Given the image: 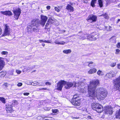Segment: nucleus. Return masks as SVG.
Here are the masks:
<instances>
[{
  "mask_svg": "<svg viewBox=\"0 0 120 120\" xmlns=\"http://www.w3.org/2000/svg\"><path fill=\"white\" fill-rule=\"evenodd\" d=\"M99 83L98 80L90 81V84L88 86V93L87 96L90 99H92L96 97L98 100H102L107 96V92L106 90L103 88H98L95 92L96 88Z\"/></svg>",
  "mask_w": 120,
  "mask_h": 120,
  "instance_id": "1",
  "label": "nucleus"
},
{
  "mask_svg": "<svg viewBox=\"0 0 120 120\" xmlns=\"http://www.w3.org/2000/svg\"><path fill=\"white\" fill-rule=\"evenodd\" d=\"M39 21L37 19H34L31 21L30 25L27 26L28 32H32L33 31H36V28L38 25Z\"/></svg>",
  "mask_w": 120,
  "mask_h": 120,
  "instance_id": "2",
  "label": "nucleus"
},
{
  "mask_svg": "<svg viewBox=\"0 0 120 120\" xmlns=\"http://www.w3.org/2000/svg\"><path fill=\"white\" fill-rule=\"evenodd\" d=\"M91 106L92 109L99 113L102 112L103 110V107L98 103H92Z\"/></svg>",
  "mask_w": 120,
  "mask_h": 120,
  "instance_id": "3",
  "label": "nucleus"
},
{
  "mask_svg": "<svg viewBox=\"0 0 120 120\" xmlns=\"http://www.w3.org/2000/svg\"><path fill=\"white\" fill-rule=\"evenodd\" d=\"M114 88L120 92V76L113 80Z\"/></svg>",
  "mask_w": 120,
  "mask_h": 120,
  "instance_id": "4",
  "label": "nucleus"
},
{
  "mask_svg": "<svg viewBox=\"0 0 120 120\" xmlns=\"http://www.w3.org/2000/svg\"><path fill=\"white\" fill-rule=\"evenodd\" d=\"M99 34L98 33L95 32L93 33L91 35L87 36V39L90 41H94L99 38Z\"/></svg>",
  "mask_w": 120,
  "mask_h": 120,
  "instance_id": "5",
  "label": "nucleus"
},
{
  "mask_svg": "<svg viewBox=\"0 0 120 120\" xmlns=\"http://www.w3.org/2000/svg\"><path fill=\"white\" fill-rule=\"evenodd\" d=\"M97 17L96 15L91 14L86 19V20L89 22L92 23L96 21Z\"/></svg>",
  "mask_w": 120,
  "mask_h": 120,
  "instance_id": "6",
  "label": "nucleus"
},
{
  "mask_svg": "<svg viewBox=\"0 0 120 120\" xmlns=\"http://www.w3.org/2000/svg\"><path fill=\"white\" fill-rule=\"evenodd\" d=\"M117 73V72L116 71H111L106 75L105 77V78L106 79H107L109 78H112L116 76Z\"/></svg>",
  "mask_w": 120,
  "mask_h": 120,
  "instance_id": "7",
  "label": "nucleus"
},
{
  "mask_svg": "<svg viewBox=\"0 0 120 120\" xmlns=\"http://www.w3.org/2000/svg\"><path fill=\"white\" fill-rule=\"evenodd\" d=\"M13 11L14 14L15 18L16 19H18L21 12L20 9L18 8L15 9L13 10Z\"/></svg>",
  "mask_w": 120,
  "mask_h": 120,
  "instance_id": "8",
  "label": "nucleus"
},
{
  "mask_svg": "<svg viewBox=\"0 0 120 120\" xmlns=\"http://www.w3.org/2000/svg\"><path fill=\"white\" fill-rule=\"evenodd\" d=\"M4 26V31L3 35V36H4L9 35L10 33V28L7 24H5Z\"/></svg>",
  "mask_w": 120,
  "mask_h": 120,
  "instance_id": "9",
  "label": "nucleus"
},
{
  "mask_svg": "<svg viewBox=\"0 0 120 120\" xmlns=\"http://www.w3.org/2000/svg\"><path fill=\"white\" fill-rule=\"evenodd\" d=\"M64 80H61L59 81L58 83L57 84L56 86V89L59 90H61L64 85Z\"/></svg>",
  "mask_w": 120,
  "mask_h": 120,
  "instance_id": "10",
  "label": "nucleus"
},
{
  "mask_svg": "<svg viewBox=\"0 0 120 120\" xmlns=\"http://www.w3.org/2000/svg\"><path fill=\"white\" fill-rule=\"evenodd\" d=\"M41 20L40 21V23L43 26H44L48 19V18L42 15H41Z\"/></svg>",
  "mask_w": 120,
  "mask_h": 120,
  "instance_id": "11",
  "label": "nucleus"
},
{
  "mask_svg": "<svg viewBox=\"0 0 120 120\" xmlns=\"http://www.w3.org/2000/svg\"><path fill=\"white\" fill-rule=\"evenodd\" d=\"M6 111L8 113H11L13 111V110L12 108V106L11 105V103H10L8 104L7 106Z\"/></svg>",
  "mask_w": 120,
  "mask_h": 120,
  "instance_id": "12",
  "label": "nucleus"
},
{
  "mask_svg": "<svg viewBox=\"0 0 120 120\" xmlns=\"http://www.w3.org/2000/svg\"><path fill=\"white\" fill-rule=\"evenodd\" d=\"M64 85L65 88L66 89H69L73 85V83L71 82H67L64 81Z\"/></svg>",
  "mask_w": 120,
  "mask_h": 120,
  "instance_id": "13",
  "label": "nucleus"
},
{
  "mask_svg": "<svg viewBox=\"0 0 120 120\" xmlns=\"http://www.w3.org/2000/svg\"><path fill=\"white\" fill-rule=\"evenodd\" d=\"M113 112L112 108L111 107H108L106 108L105 110V113L107 114L111 115Z\"/></svg>",
  "mask_w": 120,
  "mask_h": 120,
  "instance_id": "14",
  "label": "nucleus"
},
{
  "mask_svg": "<svg viewBox=\"0 0 120 120\" xmlns=\"http://www.w3.org/2000/svg\"><path fill=\"white\" fill-rule=\"evenodd\" d=\"M80 101L77 100H71V103L74 105L77 106H79L81 103L80 102Z\"/></svg>",
  "mask_w": 120,
  "mask_h": 120,
  "instance_id": "15",
  "label": "nucleus"
},
{
  "mask_svg": "<svg viewBox=\"0 0 120 120\" xmlns=\"http://www.w3.org/2000/svg\"><path fill=\"white\" fill-rule=\"evenodd\" d=\"M80 33L81 34L82 33L81 32H79L78 34L77 35H76V36H78V37H79V39L83 40L85 39L86 38H87V36H88V35H82V34H81V35H79V34H80Z\"/></svg>",
  "mask_w": 120,
  "mask_h": 120,
  "instance_id": "16",
  "label": "nucleus"
},
{
  "mask_svg": "<svg viewBox=\"0 0 120 120\" xmlns=\"http://www.w3.org/2000/svg\"><path fill=\"white\" fill-rule=\"evenodd\" d=\"M1 14L6 16H10L12 15V13L11 12L9 11H1L0 12Z\"/></svg>",
  "mask_w": 120,
  "mask_h": 120,
  "instance_id": "17",
  "label": "nucleus"
},
{
  "mask_svg": "<svg viewBox=\"0 0 120 120\" xmlns=\"http://www.w3.org/2000/svg\"><path fill=\"white\" fill-rule=\"evenodd\" d=\"M5 63L2 58L0 59V70H1L3 68L4 65H5Z\"/></svg>",
  "mask_w": 120,
  "mask_h": 120,
  "instance_id": "18",
  "label": "nucleus"
},
{
  "mask_svg": "<svg viewBox=\"0 0 120 120\" xmlns=\"http://www.w3.org/2000/svg\"><path fill=\"white\" fill-rule=\"evenodd\" d=\"M48 117L46 116L43 115L42 116H39L37 117V118L38 120H43L45 119V120H48L47 118Z\"/></svg>",
  "mask_w": 120,
  "mask_h": 120,
  "instance_id": "19",
  "label": "nucleus"
},
{
  "mask_svg": "<svg viewBox=\"0 0 120 120\" xmlns=\"http://www.w3.org/2000/svg\"><path fill=\"white\" fill-rule=\"evenodd\" d=\"M77 100L80 101L81 99L79 97V95L75 94L73 96V98L71 100Z\"/></svg>",
  "mask_w": 120,
  "mask_h": 120,
  "instance_id": "20",
  "label": "nucleus"
},
{
  "mask_svg": "<svg viewBox=\"0 0 120 120\" xmlns=\"http://www.w3.org/2000/svg\"><path fill=\"white\" fill-rule=\"evenodd\" d=\"M66 9L70 11H73L74 10L73 8L70 5L68 4L66 7Z\"/></svg>",
  "mask_w": 120,
  "mask_h": 120,
  "instance_id": "21",
  "label": "nucleus"
},
{
  "mask_svg": "<svg viewBox=\"0 0 120 120\" xmlns=\"http://www.w3.org/2000/svg\"><path fill=\"white\" fill-rule=\"evenodd\" d=\"M96 71V69L93 68L90 69L88 71V73L89 74H94L95 73Z\"/></svg>",
  "mask_w": 120,
  "mask_h": 120,
  "instance_id": "22",
  "label": "nucleus"
},
{
  "mask_svg": "<svg viewBox=\"0 0 120 120\" xmlns=\"http://www.w3.org/2000/svg\"><path fill=\"white\" fill-rule=\"evenodd\" d=\"M55 19L53 17H50L48 19V22L50 24L54 23Z\"/></svg>",
  "mask_w": 120,
  "mask_h": 120,
  "instance_id": "23",
  "label": "nucleus"
},
{
  "mask_svg": "<svg viewBox=\"0 0 120 120\" xmlns=\"http://www.w3.org/2000/svg\"><path fill=\"white\" fill-rule=\"evenodd\" d=\"M116 118L120 119V109L116 111Z\"/></svg>",
  "mask_w": 120,
  "mask_h": 120,
  "instance_id": "24",
  "label": "nucleus"
},
{
  "mask_svg": "<svg viewBox=\"0 0 120 120\" xmlns=\"http://www.w3.org/2000/svg\"><path fill=\"white\" fill-rule=\"evenodd\" d=\"M106 2V6H107L110 4L111 3H112L114 2V1L112 0H105Z\"/></svg>",
  "mask_w": 120,
  "mask_h": 120,
  "instance_id": "25",
  "label": "nucleus"
},
{
  "mask_svg": "<svg viewBox=\"0 0 120 120\" xmlns=\"http://www.w3.org/2000/svg\"><path fill=\"white\" fill-rule=\"evenodd\" d=\"M6 74L5 72L2 71L0 73V77H4Z\"/></svg>",
  "mask_w": 120,
  "mask_h": 120,
  "instance_id": "26",
  "label": "nucleus"
},
{
  "mask_svg": "<svg viewBox=\"0 0 120 120\" xmlns=\"http://www.w3.org/2000/svg\"><path fill=\"white\" fill-rule=\"evenodd\" d=\"M71 51L70 49L65 50L63 51V52L65 54H68L70 53Z\"/></svg>",
  "mask_w": 120,
  "mask_h": 120,
  "instance_id": "27",
  "label": "nucleus"
},
{
  "mask_svg": "<svg viewBox=\"0 0 120 120\" xmlns=\"http://www.w3.org/2000/svg\"><path fill=\"white\" fill-rule=\"evenodd\" d=\"M97 74L99 75H104L103 73L101 71L99 70L97 72Z\"/></svg>",
  "mask_w": 120,
  "mask_h": 120,
  "instance_id": "28",
  "label": "nucleus"
},
{
  "mask_svg": "<svg viewBox=\"0 0 120 120\" xmlns=\"http://www.w3.org/2000/svg\"><path fill=\"white\" fill-rule=\"evenodd\" d=\"M98 2L101 8L103 6V3L102 0H98Z\"/></svg>",
  "mask_w": 120,
  "mask_h": 120,
  "instance_id": "29",
  "label": "nucleus"
},
{
  "mask_svg": "<svg viewBox=\"0 0 120 120\" xmlns=\"http://www.w3.org/2000/svg\"><path fill=\"white\" fill-rule=\"evenodd\" d=\"M101 16H103L104 18L106 19H108L109 18L108 15L106 13H105V14H103V15H101Z\"/></svg>",
  "mask_w": 120,
  "mask_h": 120,
  "instance_id": "30",
  "label": "nucleus"
},
{
  "mask_svg": "<svg viewBox=\"0 0 120 120\" xmlns=\"http://www.w3.org/2000/svg\"><path fill=\"white\" fill-rule=\"evenodd\" d=\"M18 103L17 101L16 100H13L12 101V106L15 105H16Z\"/></svg>",
  "mask_w": 120,
  "mask_h": 120,
  "instance_id": "31",
  "label": "nucleus"
},
{
  "mask_svg": "<svg viewBox=\"0 0 120 120\" xmlns=\"http://www.w3.org/2000/svg\"><path fill=\"white\" fill-rule=\"evenodd\" d=\"M0 100L2 102L4 103H5V100L4 98L0 97Z\"/></svg>",
  "mask_w": 120,
  "mask_h": 120,
  "instance_id": "32",
  "label": "nucleus"
},
{
  "mask_svg": "<svg viewBox=\"0 0 120 120\" xmlns=\"http://www.w3.org/2000/svg\"><path fill=\"white\" fill-rule=\"evenodd\" d=\"M52 111L53 113L55 114L58 112L59 110L57 109H52Z\"/></svg>",
  "mask_w": 120,
  "mask_h": 120,
  "instance_id": "33",
  "label": "nucleus"
},
{
  "mask_svg": "<svg viewBox=\"0 0 120 120\" xmlns=\"http://www.w3.org/2000/svg\"><path fill=\"white\" fill-rule=\"evenodd\" d=\"M8 52L6 51H3L1 52V53L2 55H7Z\"/></svg>",
  "mask_w": 120,
  "mask_h": 120,
  "instance_id": "34",
  "label": "nucleus"
},
{
  "mask_svg": "<svg viewBox=\"0 0 120 120\" xmlns=\"http://www.w3.org/2000/svg\"><path fill=\"white\" fill-rule=\"evenodd\" d=\"M35 66H34L33 67H28L26 69V70L27 71L29 70H32V69L34 68H35Z\"/></svg>",
  "mask_w": 120,
  "mask_h": 120,
  "instance_id": "35",
  "label": "nucleus"
},
{
  "mask_svg": "<svg viewBox=\"0 0 120 120\" xmlns=\"http://www.w3.org/2000/svg\"><path fill=\"white\" fill-rule=\"evenodd\" d=\"M9 84L7 83H4V84L3 85V87H7L8 86Z\"/></svg>",
  "mask_w": 120,
  "mask_h": 120,
  "instance_id": "36",
  "label": "nucleus"
},
{
  "mask_svg": "<svg viewBox=\"0 0 120 120\" xmlns=\"http://www.w3.org/2000/svg\"><path fill=\"white\" fill-rule=\"evenodd\" d=\"M96 2H95L92 1H91V6H92L93 7H94L95 6V3Z\"/></svg>",
  "mask_w": 120,
  "mask_h": 120,
  "instance_id": "37",
  "label": "nucleus"
},
{
  "mask_svg": "<svg viewBox=\"0 0 120 120\" xmlns=\"http://www.w3.org/2000/svg\"><path fill=\"white\" fill-rule=\"evenodd\" d=\"M88 63H89V64L88 65V66L90 67H91V66H92V64H93V62L91 61L89 62Z\"/></svg>",
  "mask_w": 120,
  "mask_h": 120,
  "instance_id": "38",
  "label": "nucleus"
},
{
  "mask_svg": "<svg viewBox=\"0 0 120 120\" xmlns=\"http://www.w3.org/2000/svg\"><path fill=\"white\" fill-rule=\"evenodd\" d=\"M120 50L118 49H117L116 50L115 54H120Z\"/></svg>",
  "mask_w": 120,
  "mask_h": 120,
  "instance_id": "39",
  "label": "nucleus"
},
{
  "mask_svg": "<svg viewBox=\"0 0 120 120\" xmlns=\"http://www.w3.org/2000/svg\"><path fill=\"white\" fill-rule=\"evenodd\" d=\"M116 63H111L110 66L112 67H113L116 65Z\"/></svg>",
  "mask_w": 120,
  "mask_h": 120,
  "instance_id": "40",
  "label": "nucleus"
},
{
  "mask_svg": "<svg viewBox=\"0 0 120 120\" xmlns=\"http://www.w3.org/2000/svg\"><path fill=\"white\" fill-rule=\"evenodd\" d=\"M49 24H50L48 22V21L46 23V25H45V29L47 28V27H48Z\"/></svg>",
  "mask_w": 120,
  "mask_h": 120,
  "instance_id": "41",
  "label": "nucleus"
},
{
  "mask_svg": "<svg viewBox=\"0 0 120 120\" xmlns=\"http://www.w3.org/2000/svg\"><path fill=\"white\" fill-rule=\"evenodd\" d=\"M65 42L63 41H61L60 42L59 41V45H64V44H65Z\"/></svg>",
  "mask_w": 120,
  "mask_h": 120,
  "instance_id": "42",
  "label": "nucleus"
},
{
  "mask_svg": "<svg viewBox=\"0 0 120 120\" xmlns=\"http://www.w3.org/2000/svg\"><path fill=\"white\" fill-rule=\"evenodd\" d=\"M45 84L47 86L51 85V84L50 82H46L45 83Z\"/></svg>",
  "mask_w": 120,
  "mask_h": 120,
  "instance_id": "43",
  "label": "nucleus"
},
{
  "mask_svg": "<svg viewBox=\"0 0 120 120\" xmlns=\"http://www.w3.org/2000/svg\"><path fill=\"white\" fill-rule=\"evenodd\" d=\"M87 117L88 119H93V116H87Z\"/></svg>",
  "mask_w": 120,
  "mask_h": 120,
  "instance_id": "44",
  "label": "nucleus"
},
{
  "mask_svg": "<svg viewBox=\"0 0 120 120\" xmlns=\"http://www.w3.org/2000/svg\"><path fill=\"white\" fill-rule=\"evenodd\" d=\"M59 41L58 39H56L54 41V43L57 44H59Z\"/></svg>",
  "mask_w": 120,
  "mask_h": 120,
  "instance_id": "45",
  "label": "nucleus"
},
{
  "mask_svg": "<svg viewBox=\"0 0 120 120\" xmlns=\"http://www.w3.org/2000/svg\"><path fill=\"white\" fill-rule=\"evenodd\" d=\"M116 47L117 48H120V43L118 42L117 43L116 45Z\"/></svg>",
  "mask_w": 120,
  "mask_h": 120,
  "instance_id": "46",
  "label": "nucleus"
},
{
  "mask_svg": "<svg viewBox=\"0 0 120 120\" xmlns=\"http://www.w3.org/2000/svg\"><path fill=\"white\" fill-rule=\"evenodd\" d=\"M55 9L56 11H57L58 12H59L60 11V9L57 7H56L55 8Z\"/></svg>",
  "mask_w": 120,
  "mask_h": 120,
  "instance_id": "47",
  "label": "nucleus"
},
{
  "mask_svg": "<svg viewBox=\"0 0 120 120\" xmlns=\"http://www.w3.org/2000/svg\"><path fill=\"white\" fill-rule=\"evenodd\" d=\"M81 92H82V93H85L86 92V90L85 89V88L84 89H81Z\"/></svg>",
  "mask_w": 120,
  "mask_h": 120,
  "instance_id": "48",
  "label": "nucleus"
},
{
  "mask_svg": "<svg viewBox=\"0 0 120 120\" xmlns=\"http://www.w3.org/2000/svg\"><path fill=\"white\" fill-rule=\"evenodd\" d=\"M50 40H44V42L46 43H51Z\"/></svg>",
  "mask_w": 120,
  "mask_h": 120,
  "instance_id": "49",
  "label": "nucleus"
},
{
  "mask_svg": "<svg viewBox=\"0 0 120 120\" xmlns=\"http://www.w3.org/2000/svg\"><path fill=\"white\" fill-rule=\"evenodd\" d=\"M38 85L41 86H45L44 83L42 82H40L38 84Z\"/></svg>",
  "mask_w": 120,
  "mask_h": 120,
  "instance_id": "50",
  "label": "nucleus"
},
{
  "mask_svg": "<svg viewBox=\"0 0 120 120\" xmlns=\"http://www.w3.org/2000/svg\"><path fill=\"white\" fill-rule=\"evenodd\" d=\"M22 85V83H19L17 84V85L18 86H20Z\"/></svg>",
  "mask_w": 120,
  "mask_h": 120,
  "instance_id": "51",
  "label": "nucleus"
},
{
  "mask_svg": "<svg viewBox=\"0 0 120 120\" xmlns=\"http://www.w3.org/2000/svg\"><path fill=\"white\" fill-rule=\"evenodd\" d=\"M16 72L18 74H20L21 72V71L19 70H17L16 71Z\"/></svg>",
  "mask_w": 120,
  "mask_h": 120,
  "instance_id": "52",
  "label": "nucleus"
},
{
  "mask_svg": "<svg viewBox=\"0 0 120 120\" xmlns=\"http://www.w3.org/2000/svg\"><path fill=\"white\" fill-rule=\"evenodd\" d=\"M29 94L30 93H25L23 94L24 95L26 96H28Z\"/></svg>",
  "mask_w": 120,
  "mask_h": 120,
  "instance_id": "53",
  "label": "nucleus"
},
{
  "mask_svg": "<svg viewBox=\"0 0 120 120\" xmlns=\"http://www.w3.org/2000/svg\"><path fill=\"white\" fill-rule=\"evenodd\" d=\"M46 8L48 10H49L50 9L51 7L49 6H46Z\"/></svg>",
  "mask_w": 120,
  "mask_h": 120,
  "instance_id": "54",
  "label": "nucleus"
},
{
  "mask_svg": "<svg viewBox=\"0 0 120 120\" xmlns=\"http://www.w3.org/2000/svg\"><path fill=\"white\" fill-rule=\"evenodd\" d=\"M39 90H49L48 89H47V88H43L41 89H39Z\"/></svg>",
  "mask_w": 120,
  "mask_h": 120,
  "instance_id": "55",
  "label": "nucleus"
},
{
  "mask_svg": "<svg viewBox=\"0 0 120 120\" xmlns=\"http://www.w3.org/2000/svg\"><path fill=\"white\" fill-rule=\"evenodd\" d=\"M112 0L114 1V2H113L114 3L115 2L117 3L120 1V0Z\"/></svg>",
  "mask_w": 120,
  "mask_h": 120,
  "instance_id": "56",
  "label": "nucleus"
},
{
  "mask_svg": "<svg viewBox=\"0 0 120 120\" xmlns=\"http://www.w3.org/2000/svg\"><path fill=\"white\" fill-rule=\"evenodd\" d=\"M45 110H47V111H49V110H50V109L49 108H45Z\"/></svg>",
  "mask_w": 120,
  "mask_h": 120,
  "instance_id": "57",
  "label": "nucleus"
},
{
  "mask_svg": "<svg viewBox=\"0 0 120 120\" xmlns=\"http://www.w3.org/2000/svg\"><path fill=\"white\" fill-rule=\"evenodd\" d=\"M39 41L41 43L42 42H44V40H39Z\"/></svg>",
  "mask_w": 120,
  "mask_h": 120,
  "instance_id": "58",
  "label": "nucleus"
},
{
  "mask_svg": "<svg viewBox=\"0 0 120 120\" xmlns=\"http://www.w3.org/2000/svg\"><path fill=\"white\" fill-rule=\"evenodd\" d=\"M117 66L118 68L120 69V64H118L117 65Z\"/></svg>",
  "mask_w": 120,
  "mask_h": 120,
  "instance_id": "59",
  "label": "nucleus"
},
{
  "mask_svg": "<svg viewBox=\"0 0 120 120\" xmlns=\"http://www.w3.org/2000/svg\"><path fill=\"white\" fill-rule=\"evenodd\" d=\"M2 33V30L1 27H0V35Z\"/></svg>",
  "mask_w": 120,
  "mask_h": 120,
  "instance_id": "60",
  "label": "nucleus"
},
{
  "mask_svg": "<svg viewBox=\"0 0 120 120\" xmlns=\"http://www.w3.org/2000/svg\"><path fill=\"white\" fill-rule=\"evenodd\" d=\"M120 21V19H118V20L116 22V23H118Z\"/></svg>",
  "mask_w": 120,
  "mask_h": 120,
  "instance_id": "61",
  "label": "nucleus"
},
{
  "mask_svg": "<svg viewBox=\"0 0 120 120\" xmlns=\"http://www.w3.org/2000/svg\"><path fill=\"white\" fill-rule=\"evenodd\" d=\"M73 118H75L77 119H79V117H74Z\"/></svg>",
  "mask_w": 120,
  "mask_h": 120,
  "instance_id": "62",
  "label": "nucleus"
},
{
  "mask_svg": "<svg viewBox=\"0 0 120 120\" xmlns=\"http://www.w3.org/2000/svg\"><path fill=\"white\" fill-rule=\"evenodd\" d=\"M109 30H111V27L110 26H109Z\"/></svg>",
  "mask_w": 120,
  "mask_h": 120,
  "instance_id": "63",
  "label": "nucleus"
},
{
  "mask_svg": "<svg viewBox=\"0 0 120 120\" xmlns=\"http://www.w3.org/2000/svg\"><path fill=\"white\" fill-rule=\"evenodd\" d=\"M117 6L119 8H120V4H118V5Z\"/></svg>",
  "mask_w": 120,
  "mask_h": 120,
  "instance_id": "64",
  "label": "nucleus"
}]
</instances>
